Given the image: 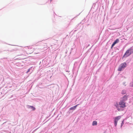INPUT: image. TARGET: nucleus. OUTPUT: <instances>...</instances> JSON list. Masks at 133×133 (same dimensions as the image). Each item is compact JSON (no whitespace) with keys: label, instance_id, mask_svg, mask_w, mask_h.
Listing matches in <instances>:
<instances>
[{"label":"nucleus","instance_id":"nucleus-10","mask_svg":"<svg viewBox=\"0 0 133 133\" xmlns=\"http://www.w3.org/2000/svg\"><path fill=\"white\" fill-rule=\"evenodd\" d=\"M97 125V122L96 121H94L92 123V125L93 126L96 125Z\"/></svg>","mask_w":133,"mask_h":133},{"label":"nucleus","instance_id":"nucleus-16","mask_svg":"<svg viewBox=\"0 0 133 133\" xmlns=\"http://www.w3.org/2000/svg\"><path fill=\"white\" fill-rule=\"evenodd\" d=\"M124 124V120H123L122 121V123L121 124V128H122V127L123 125Z\"/></svg>","mask_w":133,"mask_h":133},{"label":"nucleus","instance_id":"nucleus-5","mask_svg":"<svg viewBox=\"0 0 133 133\" xmlns=\"http://www.w3.org/2000/svg\"><path fill=\"white\" fill-rule=\"evenodd\" d=\"M128 95H124L122 98V99L121 100L125 102L128 100Z\"/></svg>","mask_w":133,"mask_h":133},{"label":"nucleus","instance_id":"nucleus-2","mask_svg":"<svg viewBox=\"0 0 133 133\" xmlns=\"http://www.w3.org/2000/svg\"><path fill=\"white\" fill-rule=\"evenodd\" d=\"M127 66V64L126 62L121 64L119 65L117 70L118 71H121Z\"/></svg>","mask_w":133,"mask_h":133},{"label":"nucleus","instance_id":"nucleus-23","mask_svg":"<svg viewBox=\"0 0 133 133\" xmlns=\"http://www.w3.org/2000/svg\"><path fill=\"white\" fill-rule=\"evenodd\" d=\"M66 72H69L68 71H66Z\"/></svg>","mask_w":133,"mask_h":133},{"label":"nucleus","instance_id":"nucleus-12","mask_svg":"<svg viewBox=\"0 0 133 133\" xmlns=\"http://www.w3.org/2000/svg\"><path fill=\"white\" fill-rule=\"evenodd\" d=\"M126 91L124 90H123L122 91L121 94L122 95H124L125 94H126Z\"/></svg>","mask_w":133,"mask_h":133},{"label":"nucleus","instance_id":"nucleus-6","mask_svg":"<svg viewBox=\"0 0 133 133\" xmlns=\"http://www.w3.org/2000/svg\"><path fill=\"white\" fill-rule=\"evenodd\" d=\"M79 105V104H77L76 105L73 106V107H71L70 109L69 110H71L72 111H74L75 110L77 107Z\"/></svg>","mask_w":133,"mask_h":133},{"label":"nucleus","instance_id":"nucleus-18","mask_svg":"<svg viewBox=\"0 0 133 133\" xmlns=\"http://www.w3.org/2000/svg\"><path fill=\"white\" fill-rule=\"evenodd\" d=\"M45 40H42L41 41H40V42H38V43H39V42H41V43L42 44V43H44V41H45Z\"/></svg>","mask_w":133,"mask_h":133},{"label":"nucleus","instance_id":"nucleus-8","mask_svg":"<svg viewBox=\"0 0 133 133\" xmlns=\"http://www.w3.org/2000/svg\"><path fill=\"white\" fill-rule=\"evenodd\" d=\"M27 107L29 109H31L33 111H34L36 110L35 107L32 106L28 105Z\"/></svg>","mask_w":133,"mask_h":133},{"label":"nucleus","instance_id":"nucleus-7","mask_svg":"<svg viewBox=\"0 0 133 133\" xmlns=\"http://www.w3.org/2000/svg\"><path fill=\"white\" fill-rule=\"evenodd\" d=\"M34 69V68H33V67H30L28 69V70L26 72V73H28L29 72H30V73H31L33 71Z\"/></svg>","mask_w":133,"mask_h":133},{"label":"nucleus","instance_id":"nucleus-15","mask_svg":"<svg viewBox=\"0 0 133 133\" xmlns=\"http://www.w3.org/2000/svg\"><path fill=\"white\" fill-rule=\"evenodd\" d=\"M115 44L113 42L112 43L111 46V49H112L114 46L115 45Z\"/></svg>","mask_w":133,"mask_h":133},{"label":"nucleus","instance_id":"nucleus-20","mask_svg":"<svg viewBox=\"0 0 133 133\" xmlns=\"http://www.w3.org/2000/svg\"><path fill=\"white\" fill-rule=\"evenodd\" d=\"M68 112L69 113H70L71 112V111H70V110H69L68 111Z\"/></svg>","mask_w":133,"mask_h":133},{"label":"nucleus","instance_id":"nucleus-1","mask_svg":"<svg viewBox=\"0 0 133 133\" xmlns=\"http://www.w3.org/2000/svg\"><path fill=\"white\" fill-rule=\"evenodd\" d=\"M133 53V47H131L128 49L125 52L122 57V59L125 58L129 56L131 54Z\"/></svg>","mask_w":133,"mask_h":133},{"label":"nucleus","instance_id":"nucleus-17","mask_svg":"<svg viewBox=\"0 0 133 133\" xmlns=\"http://www.w3.org/2000/svg\"><path fill=\"white\" fill-rule=\"evenodd\" d=\"M118 105L119 104H118L117 103H116V104H115V106L116 108H118Z\"/></svg>","mask_w":133,"mask_h":133},{"label":"nucleus","instance_id":"nucleus-11","mask_svg":"<svg viewBox=\"0 0 133 133\" xmlns=\"http://www.w3.org/2000/svg\"><path fill=\"white\" fill-rule=\"evenodd\" d=\"M119 41V40L118 39H117L113 42V43L115 44L118 43Z\"/></svg>","mask_w":133,"mask_h":133},{"label":"nucleus","instance_id":"nucleus-21","mask_svg":"<svg viewBox=\"0 0 133 133\" xmlns=\"http://www.w3.org/2000/svg\"><path fill=\"white\" fill-rule=\"evenodd\" d=\"M14 51L13 50H10V51H10V52H12V51Z\"/></svg>","mask_w":133,"mask_h":133},{"label":"nucleus","instance_id":"nucleus-19","mask_svg":"<svg viewBox=\"0 0 133 133\" xmlns=\"http://www.w3.org/2000/svg\"><path fill=\"white\" fill-rule=\"evenodd\" d=\"M8 122H5L4 123H3V124L4 125L6 124H7L8 123Z\"/></svg>","mask_w":133,"mask_h":133},{"label":"nucleus","instance_id":"nucleus-13","mask_svg":"<svg viewBox=\"0 0 133 133\" xmlns=\"http://www.w3.org/2000/svg\"><path fill=\"white\" fill-rule=\"evenodd\" d=\"M130 86L131 87H133V79L132 80V81L130 84Z\"/></svg>","mask_w":133,"mask_h":133},{"label":"nucleus","instance_id":"nucleus-14","mask_svg":"<svg viewBox=\"0 0 133 133\" xmlns=\"http://www.w3.org/2000/svg\"><path fill=\"white\" fill-rule=\"evenodd\" d=\"M121 108H119L118 107V108H117V110L118 111H122L123 110V109H122Z\"/></svg>","mask_w":133,"mask_h":133},{"label":"nucleus","instance_id":"nucleus-24","mask_svg":"<svg viewBox=\"0 0 133 133\" xmlns=\"http://www.w3.org/2000/svg\"><path fill=\"white\" fill-rule=\"evenodd\" d=\"M123 38L125 39V38L124 37V38Z\"/></svg>","mask_w":133,"mask_h":133},{"label":"nucleus","instance_id":"nucleus-4","mask_svg":"<svg viewBox=\"0 0 133 133\" xmlns=\"http://www.w3.org/2000/svg\"><path fill=\"white\" fill-rule=\"evenodd\" d=\"M126 103L124 102L123 101L121 100L119 102L118 104L120 105L119 107L121 108H124L126 107Z\"/></svg>","mask_w":133,"mask_h":133},{"label":"nucleus","instance_id":"nucleus-9","mask_svg":"<svg viewBox=\"0 0 133 133\" xmlns=\"http://www.w3.org/2000/svg\"><path fill=\"white\" fill-rule=\"evenodd\" d=\"M7 89V88L6 87H5L3 89V91L2 92H1L2 94H6V93L7 92V91H6V90Z\"/></svg>","mask_w":133,"mask_h":133},{"label":"nucleus","instance_id":"nucleus-22","mask_svg":"<svg viewBox=\"0 0 133 133\" xmlns=\"http://www.w3.org/2000/svg\"><path fill=\"white\" fill-rule=\"evenodd\" d=\"M72 49H73V48H71V50H72Z\"/></svg>","mask_w":133,"mask_h":133},{"label":"nucleus","instance_id":"nucleus-3","mask_svg":"<svg viewBox=\"0 0 133 133\" xmlns=\"http://www.w3.org/2000/svg\"><path fill=\"white\" fill-rule=\"evenodd\" d=\"M121 118V116H119L115 117L113 118L114 119V126L116 127L117 125L118 121Z\"/></svg>","mask_w":133,"mask_h":133}]
</instances>
